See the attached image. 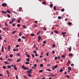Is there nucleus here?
Masks as SVG:
<instances>
[{"label": "nucleus", "mask_w": 79, "mask_h": 79, "mask_svg": "<svg viewBox=\"0 0 79 79\" xmlns=\"http://www.w3.org/2000/svg\"><path fill=\"white\" fill-rule=\"evenodd\" d=\"M21 55V54L19 53H18L17 54V56H19Z\"/></svg>", "instance_id": "obj_12"}, {"label": "nucleus", "mask_w": 79, "mask_h": 79, "mask_svg": "<svg viewBox=\"0 0 79 79\" xmlns=\"http://www.w3.org/2000/svg\"><path fill=\"white\" fill-rule=\"evenodd\" d=\"M11 49V47H10V45H9L8 47V49L10 51Z\"/></svg>", "instance_id": "obj_11"}, {"label": "nucleus", "mask_w": 79, "mask_h": 79, "mask_svg": "<svg viewBox=\"0 0 79 79\" xmlns=\"http://www.w3.org/2000/svg\"><path fill=\"white\" fill-rule=\"evenodd\" d=\"M68 69L69 71H71V67H69L68 68Z\"/></svg>", "instance_id": "obj_9"}, {"label": "nucleus", "mask_w": 79, "mask_h": 79, "mask_svg": "<svg viewBox=\"0 0 79 79\" xmlns=\"http://www.w3.org/2000/svg\"><path fill=\"white\" fill-rule=\"evenodd\" d=\"M28 53H27V52H25V55H28V54H27Z\"/></svg>", "instance_id": "obj_60"}, {"label": "nucleus", "mask_w": 79, "mask_h": 79, "mask_svg": "<svg viewBox=\"0 0 79 79\" xmlns=\"http://www.w3.org/2000/svg\"><path fill=\"white\" fill-rule=\"evenodd\" d=\"M27 73H30L31 74V73H32V72L29 70H27Z\"/></svg>", "instance_id": "obj_4"}, {"label": "nucleus", "mask_w": 79, "mask_h": 79, "mask_svg": "<svg viewBox=\"0 0 79 79\" xmlns=\"http://www.w3.org/2000/svg\"><path fill=\"white\" fill-rule=\"evenodd\" d=\"M68 25H71L72 24V23L71 22H69L68 23Z\"/></svg>", "instance_id": "obj_27"}, {"label": "nucleus", "mask_w": 79, "mask_h": 79, "mask_svg": "<svg viewBox=\"0 0 79 79\" xmlns=\"http://www.w3.org/2000/svg\"><path fill=\"white\" fill-rule=\"evenodd\" d=\"M3 69H6V68L5 66H3Z\"/></svg>", "instance_id": "obj_47"}, {"label": "nucleus", "mask_w": 79, "mask_h": 79, "mask_svg": "<svg viewBox=\"0 0 79 79\" xmlns=\"http://www.w3.org/2000/svg\"><path fill=\"white\" fill-rule=\"evenodd\" d=\"M66 34V32H63L62 33V35H64V34Z\"/></svg>", "instance_id": "obj_19"}, {"label": "nucleus", "mask_w": 79, "mask_h": 79, "mask_svg": "<svg viewBox=\"0 0 79 79\" xmlns=\"http://www.w3.org/2000/svg\"><path fill=\"white\" fill-rule=\"evenodd\" d=\"M66 77H67V78H70V77L68 75H66Z\"/></svg>", "instance_id": "obj_31"}, {"label": "nucleus", "mask_w": 79, "mask_h": 79, "mask_svg": "<svg viewBox=\"0 0 79 79\" xmlns=\"http://www.w3.org/2000/svg\"><path fill=\"white\" fill-rule=\"evenodd\" d=\"M2 51L3 53L4 52V48L3 46H2Z\"/></svg>", "instance_id": "obj_6"}, {"label": "nucleus", "mask_w": 79, "mask_h": 79, "mask_svg": "<svg viewBox=\"0 0 79 79\" xmlns=\"http://www.w3.org/2000/svg\"><path fill=\"white\" fill-rule=\"evenodd\" d=\"M8 61H11V62L12 61H13V60L11 59H8Z\"/></svg>", "instance_id": "obj_8"}, {"label": "nucleus", "mask_w": 79, "mask_h": 79, "mask_svg": "<svg viewBox=\"0 0 79 79\" xmlns=\"http://www.w3.org/2000/svg\"><path fill=\"white\" fill-rule=\"evenodd\" d=\"M43 29L44 30V31H46V30H47V28L45 27H44L43 28Z\"/></svg>", "instance_id": "obj_30"}, {"label": "nucleus", "mask_w": 79, "mask_h": 79, "mask_svg": "<svg viewBox=\"0 0 79 79\" xmlns=\"http://www.w3.org/2000/svg\"><path fill=\"white\" fill-rule=\"evenodd\" d=\"M61 11H64V8L62 9H61Z\"/></svg>", "instance_id": "obj_49"}, {"label": "nucleus", "mask_w": 79, "mask_h": 79, "mask_svg": "<svg viewBox=\"0 0 79 79\" xmlns=\"http://www.w3.org/2000/svg\"><path fill=\"white\" fill-rule=\"evenodd\" d=\"M35 56H38V54L37 53H36V54H35Z\"/></svg>", "instance_id": "obj_59"}, {"label": "nucleus", "mask_w": 79, "mask_h": 79, "mask_svg": "<svg viewBox=\"0 0 79 79\" xmlns=\"http://www.w3.org/2000/svg\"><path fill=\"white\" fill-rule=\"evenodd\" d=\"M52 70H55V67H52Z\"/></svg>", "instance_id": "obj_34"}, {"label": "nucleus", "mask_w": 79, "mask_h": 79, "mask_svg": "<svg viewBox=\"0 0 79 79\" xmlns=\"http://www.w3.org/2000/svg\"><path fill=\"white\" fill-rule=\"evenodd\" d=\"M47 66H50V64H47Z\"/></svg>", "instance_id": "obj_57"}, {"label": "nucleus", "mask_w": 79, "mask_h": 79, "mask_svg": "<svg viewBox=\"0 0 79 79\" xmlns=\"http://www.w3.org/2000/svg\"><path fill=\"white\" fill-rule=\"evenodd\" d=\"M69 52H71V47H70L69 48Z\"/></svg>", "instance_id": "obj_26"}, {"label": "nucleus", "mask_w": 79, "mask_h": 79, "mask_svg": "<svg viewBox=\"0 0 79 79\" xmlns=\"http://www.w3.org/2000/svg\"><path fill=\"white\" fill-rule=\"evenodd\" d=\"M6 73H7V74H10V72H9V71H7L6 72Z\"/></svg>", "instance_id": "obj_53"}, {"label": "nucleus", "mask_w": 79, "mask_h": 79, "mask_svg": "<svg viewBox=\"0 0 79 79\" xmlns=\"http://www.w3.org/2000/svg\"><path fill=\"white\" fill-rule=\"evenodd\" d=\"M53 48H55L56 47V45L55 44H53L52 45Z\"/></svg>", "instance_id": "obj_21"}, {"label": "nucleus", "mask_w": 79, "mask_h": 79, "mask_svg": "<svg viewBox=\"0 0 79 79\" xmlns=\"http://www.w3.org/2000/svg\"><path fill=\"white\" fill-rule=\"evenodd\" d=\"M7 16H8V18H10V15L9 14H7Z\"/></svg>", "instance_id": "obj_45"}, {"label": "nucleus", "mask_w": 79, "mask_h": 79, "mask_svg": "<svg viewBox=\"0 0 79 79\" xmlns=\"http://www.w3.org/2000/svg\"><path fill=\"white\" fill-rule=\"evenodd\" d=\"M28 76L29 77H31L32 76V75H31V74H28Z\"/></svg>", "instance_id": "obj_29"}, {"label": "nucleus", "mask_w": 79, "mask_h": 79, "mask_svg": "<svg viewBox=\"0 0 79 79\" xmlns=\"http://www.w3.org/2000/svg\"><path fill=\"white\" fill-rule=\"evenodd\" d=\"M2 5L3 6H7V4L6 3H3L2 4Z\"/></svg>", "instance_id": "obj_1"}, {"label": "nucleus", "mask_w": 79, "mask_h": 79, "mask_svg": "<svg viewBox=\"0 0 79 79\" xmlns=\"http://www.w3.org/2000/svg\"><path fill=\"white\" fill-rule=\"evenodd\" d=\"M19 35L20 36H21V35H22V32H19Z\"/></svg>", "instance_id": "obj_38"}, {"label": "nucleus", "mask_w": 79, "mask_h": 79, "mask_svg": "<svg viewBox=\"0 0 79 79\" xmlns=\"http://www.w3.org/2000/svg\"><path fill=\"white\" fill-rule=\"evenodd\" d=\"M15 20H16V19H15V18H13L12 19V21H13H13H15Z\"/></svg>", "instance_id": "obj_16"}, {"label": "nucleus", "mask_w": 79, "mask_h": 79, "mask_svg": "<svg viewBox=\"0 0 79 79\" xmlns=\"http://www.w3.org/2000/svg\"><path fill=\"white\" fill-rule=\"evenodd\" d=\"M31 56L33 58H34V57H35V56L33 54H32Z\"/></svg>", "instance_id": "obj_54"}, {"label": "nucleus", "mask_w": 79, "mask_h": 79, "mask_svg": "<svg viewBox=\"0 0 79 79\" xmlns=\"http://www.w3.org/2000/svg\"><path fill=\"white\" fill-rule=\"evenodd\" d=\"M61 57H62V58H65V55H63L61 56Z\"/></svg>", "instance_id": "obj_20"}, {"label": "nucleus", "mask_w": 79, "mask_h": 79, "mask_svg": "<svg viewBox=\"0 0 79 79\" xmlns=\"http://www.w3.org/2000/svg\"><path fill=\"white\" fill-rule=\"evenodd\" d=\"M69 56H73V54H69Z\"/></svg>", "instance_id": "obj_52"}, {"label": "nucleus", "mask_w": 79, "mask_h": 79, "mask_svg": "<svg viewBox=\"0 0 79 79\" xmlns=\"http://www.w3.org/2000/svg\"><path fill=\"white\" fill-rule=\"evenodd\" d=\"M1 13H2V14H6L7 13V12H6L4 10L2 11H1Z\"/></svg>", "instance_id": "obj_2"}, {"label": "nucleus", "mask_w": 79, "mask_h": 79, "mask_svg": "<svg viewBox=\"0 0 79 79\" xmlns=\"http://www.w3.org/2000/svg\"><path fill=\"white\" fill-rule=\"evenodd\" d=\"M23 27L24 29H26V27L25 25H23Z\"/></svg>", "instance_id": "obj_25"}, {"label": "nucleus", "mask_w": 79, "mask_h": 79, "mask_svg": "<svg viewBox=\"0 0 79 79\" xmlns=\"http://www.w3.org/2000/svg\"><path fill=\"white\" fill-rule=\"evenodd\" d=\"M54 32H55V33H56V34H58L59 33L58 31L56 30L54 31Z\"/></svg>", "instance_id": "obj_17"}, {"label": "nucleus", "mask_w": 79, "mask_h": 79, "mask_svg": "<svg viewBox=\"0 0 79 79\" xmlns=\"http://www.w3.org/2000/svg\"><path fill=\"white\" fill-rule=\"evenodd\" d=\"M40 34V31H38L37 33V35H39Z\"/></svg>", "instance_id": "obj_23"}, {"label": "nucleus", "mask_w": 79, "mask_h": 79, "mask_svg": "<svg viewBox=\"0 0 79 79\" xmlns=\"http://www.w3.org/2000/svg\"><path fill=\"white\" fill-rule=\"evenodd\" d=\"M5 26H8V24L6 23H5Z\"/></svg>", "instance_id": "obj_36"}, {"label": "nucleus", "mask_w": 79, "mask_h": 79, "mask_svg": "<svg viewBox=\"0 0 79 79\" xmlns=\"http://www.w3.org/2000/svg\"><path fill=\"white\" fill-rule=\"evenodd\" d=\"M31 36H32V37H33L35 35L34 34L32 33L31 34Z\"/></svg>", "instance_id": "obj_33"}, {"label": "nucleus", "mask_w": 79, "mask_h": 79, "mask_svg": "<svg viewBox=\"0 0 79 79\" xmlns=\"http://www.w3.org/2000/svg\"><path fill=\"white\" fill-rule=\"evenodd\" d=\"M43 71H44V70H40V71H39V73H42Z\"/></svg>", "instance_id": "obj_28"}, {"label": "nucleus", "mask_w": 79, "mask_h": 79, "mask_svg": "<svg viewBox=\"0 0 79 79\" xmlns=\"http://www.w3.org/2000/svg\"><path fill=\"white\" fill-rule=\"evenodd\" d=\"M26 61H30V59L29 58H27L26 59Z\"/></svg>", "instance_id": "obj_10"}, {"label": "nucleus", "mask_w": 79, "mask_h": 79, "mask_svg": "<svg viewBox=\"0 0 79 79\" xmlns=\"http://www.w3.org/2000/svg\"><path fill=\"white\" fill-rule=\"evenodd\" d=\"M7 67L8 68H11V65H7Z\"/></svg>", "instance_id": "obj_32"}, {"label": "nucleus", "mask_w": 79, "mask_h": 79, "mask_svg": "<svg viewBox=\"0 0 79 79\" xmlns=\"http://www.w3.org/2000/svg\"><path fill=\"white\" fill-rule=\"evenodd\" d=\"M51 76H53V77H55V76H55V75L53 74H51Z\"/></svg>", "instance_id": "obj_22"}, {"label": "nucleus", "mask_w": 79, "mask_h": 79, "mask_svg": "<svg viewBox=\"0 0 79 79\" xmlns=\"http://www.w3.org/2000/svg\"><path fill=\"white\" fill-rule=\"evenodd\" d=\"M6 12H7V13H11V11H10V10L7 9L6 10Z\"/></svg>", "instance_id": "obj_3"}, {"label": "nucleus", "mask_w": 79, "mask_h": 79, "mask_svg": "<svg viewBox=\"0 0 79 79\" xmlns=\"http://www.w3.org/2000/svg\"><path fill=\"white\" fill-rule=\"evenodd\" d=\"M46 71H51V70H50V69H46Z\"/></svg>", "instance_id": "obj_41"}, {"label": "nucleus", "mask_w": 79, "mask_h": 79, "mask_svg": "<svg viewBox=\"0 0 79 79\" xmlns=\"http://www.w3.org/2000/svg\"><path fill=\"white\" fill-rule=\"evenodd\" d=\"M33 53H35V54L36 53H37V51H36L35 50L33 52Z\"/></svg>", "instance_id": "obj_56"}, {"label": "nucleus", "mask_w": 79, "mask_h": 79, "mask_svg": "<svg viewBox=\"0 0 79 79\" xmlns=\"http://www.w3.org/2000/svg\"><path fill=\"white\" fill-rule=\"evenodd\" d=\"M25 63L27 64H29V62H25Z\"/></svg>", "instance_id": "obj_35"}, {"label": "nucleus", "mask_w": 79, "mask_h": 79, "mask_svg": "<svg viewBox=\"0 0 79 79\" xmlns=\"http://www.w3.org/2000/svg\"><path fill=\"white\" fill-rule=\"evenodd\" d=\"M54 10H56V7L55 6H54Z\"/></svg>", "instance_id": "obj_50"}, {"label": "nucleus", "mask_w": 79, "mask_h": 79, "mask_svg": "<svg viewBox=\"0 0 79 79\" xmlns=\"http://www.w3.org/2000/svg\"><path fill=\"white\" fill-rule=\"evenodd\" d=\"M68 62L69 64H71V61L70 60H68Z\"/></svg>", "instance_id": "obj_18"}, {"label": "nucleus", "mask_w": 79, "mask_h": 79, "mask_svg": "<svg viewBox=\"0 0 79 79\" xmlns=\"http://www.w3.org/2000/svg\"><path fill=\"white\" fill-rule=\"evenodd\" d=\"M17 27H20V26H21V25H20V24H19L17 25Z\"/></svg>", "instance_id": "obj_24"}, {"label": "nucleus", "mask_w": 79, "mask_h": 79, "mask_svg": "<svg viewBox=\"0 0 79 79\" xmlns=\"http://www.w3.org/2000/svg\"><path fill=\"white\" fill-rule=\"evenodd\" d=\"M63 69H61L59 70V72H60V73L63 72Z\"/></svg>", "instance_id": "obj_13"}, {"label": "nucleus", "mask_w": 79, "mask_h": 79, "mask_svg": "<svg viewBox=\"0 0 79 79\" xmlns=\"http://www.w3.org/2000/svg\"><path fill=\"white\" fill-rule=\"evenodd\" d=\"M40 66L41 67H43L44 66V64H41L40 65Z\"/></svg>", "instance_id": "obj_40"}, {"label": "nucleus", "mask_w": 79, "mask_h": 79, "mask_svg": "<svg viewBox=\"0 0 79 79\" xmlns=\"http://www.w3.org/2000/svg\"><path fill=\"white\" fill-rule=\"evenodd\" d=\"M24 78H25V79H27V77L26 76H24Z\"/></svg>", "instance_id": "obj_43"}, {"label": "nucleus", "mask_w": 79, "mask_h": 79, "mask_svg": "<svg viewBox=\"0 0 79 79\" xmlns=\"http://www.w3.org/2000/svg\"><path fill=\"white\" fill-rule=\"evenodd\" d=\"M58 19H61V17H60V16H59L58 17Z\"/></svg>", "instance_id": "obj_46"}, {"label": "nucleus", "mask_w": 79, "mask_h": 79, "mask_svg": "<svg viewBox=\"0 0 79 79\" xmlns=\"http://www.w3.org/2000/svg\"><path fill=\"white\" fill-rule=\"evenodd\" d=\"M13 13H14L15 14H18V13L16 12H15V11H13Z\"/></svg>", "instance_id": "obj_61"}, {"label": "nucleus", "mask_w": 79, "mask_h": 79, "mask_svg": "<svg viewBox=\"0 0 79 79\" xmlns=\"http://www.w3.org/2000/svg\"><path fill=\"white\" fill-rule=\"evenodd\" d=\"M18 23H20V20H19V19H18Z\"/></svg>", "instance_id": "obj_63"}, {"label": "nucleus", "mask_w": 79, "mask_h": 79, "mask_svg": "<svg viewBox=\"0 0 79 79\" xmlns=\"http://www.w3.org/2000/svg\"><path fill=\"white\" fill-rule=\"evenodd\" d=\"M14 69L15 70H17V68L16 67V66H15L14 67Z\"/></svg>", "instance_id": "obj_44"}, {"label": "nucleus", "mask_w": 79, "mask_h": 79, "mask_svg": "<svg viewBox=\"0 0 79 79\" xmlns=\"http://www.w3.org/2000/svg\"><path fill=\"white\" fill-rule=\"evenodd\" d=\"M19 11H21L22 10V8L21 7H20L19 9Z\"/></svg>", "instance_id": "obj_55"}, {"label": "nucleus", "mask_w": 79, "mask_h": 79, "mask_svg": "<svg viewBox=\"0 0 79 79\" xmlns=\"http://www.w3.org/2000/svg\"><path fill=\"white\" fill-rule=\"evenodd\" d=\"M11 67H15V66H16V65H11Z\"/></svg>", "instance_id": "obj_42"}, {"label": "nucleus", "mask_w": 79, "mask_h": 79, "mask_svg": "<svg viewBox=\"0 0 79 79\" xmlns=\"http://www.w3.org/2000/svg\"><path fill=\"white\" fill-rule=\"evenodd\" d=\"M10 24H12V23H13V21L12 20L10 22H9Z\"/></svg>", "instance_id": "obj_37"}, {"label": "nucleus", "mask_w": 79, "mask_h": 79, "mask_svg": "<svg viewBox=\"0 0 79 79\" xmlns=\"http://www.w3.org/2000/svg\"><path fill=\"white\" fill-rule=\"evenodd\" d=\"M42 4H43L44 5H45V4H47V2H42Z\"/></svg>", "instance_id": "obj_48"}, {"label": "nucleus", "mask_w": 79, "mask_h": 79, "mask_svg": "<svg viewBox=\"0 0 79 79\" xmlns=\"http://www.w3.org/2000/svg\"><path fill=\"white\" fill-rule=\"evenodd\" d=\"M16 32V31H13L12 32V34H15V33Z\"/></svg>", "instance_id": "obj_5"}, {"label": "nucleus", "mask_w": 79, "mask_h": 79, "mask_svg": "<svg viewBox=\"0 0 79 79\" xmlns=\"http://www.w3.org/2000/svg\"><path fill=\"white\" fill-rule=\"evenodd\" d=\"M21 41V39L20 38H19L18 40V42H20Z\"/></svg>", "instance_id": "obj_39"}, {"label": "nucleus", "mask_w": 79, "mask_h": 79, "mask_svg": "<svg viewBox=\"0 0 79 79\" xmlns=\"http://www.w3.org/2000/svg\"><path fill=\"white\" fill-rule=\"evenodd\" d=\"M27 56V57H28V58H30V55H29V54H28Z\"/></svg>", "instance_id": "obj_51"}, {"label": "nucleus", "mask_w": 79, "mask_h": 79, "mask_svg": "<svg viewBox=\"0 0 79 79\" xmlns=\"http://www.w3.org/2000/svg\"><path fill=\"white\" fill-rule=\"evenodd\" d=\"M10 56L11 57V58H12V57H13V55L12 54H10Z\"/></svg>", "instance_id": "obj_64"}, {"label": "nucleus", "mask_w": 79, "mask_h": 79, "mask_svg": "<svg viewBox=\"0 0 79 79\" xmlns=\"http://www.w3.org/2000/svg\"><path fill=\"white\" fill-rule=\"evenodd\" d=\"M21 61V59H19L17 60L16 62H19V61Z\"/></svg>", "instance_id": "obj_14"}, {"label": "nucleus", "mask_w": 79, "mask_h": 79, "mask_svg": "<svg viewBox=\"0 0 79 79\" xmlns=\"http://www.w3.org/2000/svg\"><path fill=\"white\" fill-rule=\"evenodd\" d=\"M22 39H26V38L25 37V36H23L22 37Z\"/></svg>", "instance_id": "obj_62"}, {"label": "nucleus", "mask_w": 79, "mask_h": 79, "mask_svg": "<svg viewBox=\"0 0 79 79\" xmlns=\"http://www.w3.org/2000/svg\"><path fill=\"white\" fill-rule=\"evenodd\" d=\"M53 6V5L52 4H51L50 5V6L51 7V8H52V7Z\"/></svg>", "instance_id": "obj_58"}, {"label": "nucleus", "mask_w": 79, "mask_h": 79, "mask_svg": "<svg viewBox=\"0 0 79 79\" xmlns=\"http://www.w3.org/2000/svg\"><path fill=\"white\" fill-rule=\"evenodd\" d=\"M41 38L40 35H39L38 36V40H40L41 39Z\"/></svg>", "instance_id": "obj_7"}, {"label": "nucleus", "mask_w": 79, "mask_h": 79, "mask_svg": "<svg viewBox=\"0 0 79 79\" xmlns=\"http://www.w3.org/2000/svg\"><path fill=\"white\" fill-rule=\"evenodd\" d=\"M4 63L5 64H9V62H8V61H5Z\"/></svg>", "instance_id": "obj_15"}]
</instances>
